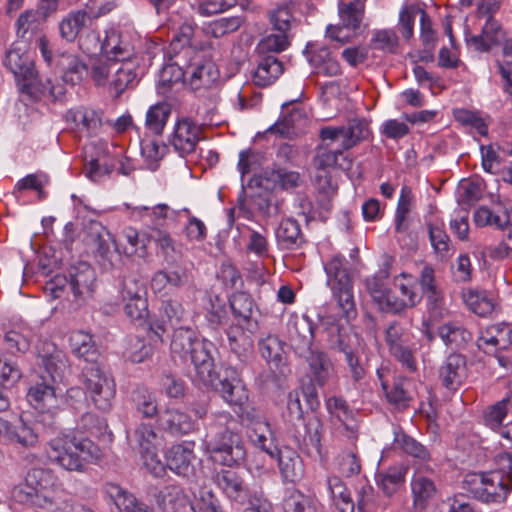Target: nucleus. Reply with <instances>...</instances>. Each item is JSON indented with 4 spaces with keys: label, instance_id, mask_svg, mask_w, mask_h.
Here are the masks:
<instances>
[{
    "label": "nucleus",
    "instance_id": "nucleus-61",
    "mask_svg": "<svg viewBox=\"0 0 512 512\" xmlns=\"http://www.w3.org/2000/svg\"><path fill=\"white\" fill-rule=\"evenodd\" d=\"M333 296L336 298L339 308L345 318L351 319L356 316V308L353 296L352 282L348 285H338L337 287H330Z\"/></svg>",
    "mask_w": 512,
    "mask_h": 512
},
{
    "label": "nucleus",
    "instance_id": "nucleus-40",
    "mask_svg": "<svg viewBox=\"0 0 512 512\" xmlns=\"http://www.w3.org/2000/svg\"><path fill=\"white\" fill-rule=\"evenodd\" d=\"M324 270L327 275V285L329 287H337L338 285H348L351 283L348 263L345 257L339 253L334 254L324 264Z\"/></svg>",
    "mask_w": 512,
    "mask_h": 512
},
{
    "label": "nucleus",
    "instance_id": "nucleus-9",
    "mask_svg": "<svg viewBox=\"0 0 512 512\" xmlns=\"http://www.w3.org/2000/svg\"><path fill=\"white\" fill-rule=\"evenodd\" d=\"M213 382H202L219 393L221 398L230 406L242 407L248 400V391L239 372L233 367L223 369L222 376H218L213 369Z\"/></svg>",
    "mask_w": 512,
    "mask_h": 512
},
{
    "label": "nucleus",
    "instance_id": "nucleus-28",
    "mask_svg": "<svg viewBox=\"0 0 512 512\" xmlns=\"http://www.w3.org/2000/svg\"><path fill=\"white\" fill-rule=\"evenodd\" d=\"M306 356L308 377L313 385L323 387L329 380L332 363L328 355L320 350H309Z\"/></svg>",
    "mask_w": 512,
    "mask_h": 512
},
{
    "label": "nucleus",
    "instance_id": "nucleus-56",
    "mask_svg": "<svg viewBox=\"0 0 512 512\" xmlns=\"http://www.w3.org/2000/svg\"><path fill=\"white\" fill-rule=\"evenodd\" d=\"M462 298L468 308L479 316H486L494 309L493 301L484 291L467 289L462 292Z\"/></svg>",
    "mask_w": 512,
    "mask_h": 512
},
{
    "label": "nucleus",
    "instance_id": "nucleus-12",
    "mask_svg": "<svg viewBox=\"0 0 512 512\" xmlns=\"http://www.w3.org/2000/svg\"><path fill=\"white\" fill-rule=\"evenodd\" d=\"M201 128L191 119L182 117L174 125L170 143L181 156L195 151L200 140Z\"/></svg>",
    "mask_w": 512,
    "mask_h": 512
},
{
    "label": "nucleus",
    "instance_id": "nucleus-27",
    "mask_svg": "<svg viewBox=\"0 0 512 512\" xmlns=\"http://www.w3.org/2000/svg\"><path fill=\"white\" fill-rule=\"evenodd\" d=\"M504 32L500 23L492 16H488L479 35H474L468 40V44L474 46L477 51L486 52L500 44Z\"/></svg>",
    "mask_w": 512,
    "mask_h": 512
},
{
    "label": "nucleus",
    "instance_id": "nucleus-21",
    "mask_svg": "<svg viewBox=\"0 0 512 512\" xmlns=\"http://www.w3.org/2000/svg\"><path fill=\"white\" fill-rule=\"evenodd\" d=\"M193 443L173 445L165 454L167 467L181 476H188L192 471L195 459Z\"/></svg>",
    "mask_w": 512,
    "mask_h": 512
},
{
    "label": "nucleus",
    "instance_id": "nucleus-51",
    "mask_svg": "<svg viewBox=\"0 0 512 512\" xmlns=\"http://www.w3.org/2000/svg\"><path fill=\"white\" fill-rule=\"evenodd\" d=\"M377 376L381 381V387L385 392L387 400L398 408L404 409L408 407L411 397L405 387L407 381L399 379L389 388L388 384L383 380V371L381 369H377Z\"/></svg>",
    "mask_w": 512,
    "mask_h": 512
},
{
    "label": "nucleus",
    "instance_id": "nucleus-3",
    "mask_svg": "<svg viewBox=\"0 0 512 512\" xmlns=\"http://www.w3.org/2000/svg\"><path fill=\"white\" fill-rule=\"evenodd\" d=\"M45 452L51 462L63 469L83 472L86 464L98 459L100 450L87 437L62 432L47 442Z\"/></svg>",
    "mask_w": 512,
    "mask_h": 512
},
{
    "label": "nucleus",
    "instance_id": "nucleus-14",
    "mask_svg": "<svg viewBox=\"0 0 512 512\" xmlns=\"http://www.w3.org/2000/svg\"><path fill=\"white\" fill-rule=\"evenodd\" d=\"M512 344V326L496 323L485 328L477 340V346L485 353L505 350Z\"/></svg>",
    "mask_w": 512,
    "mask_h": 512
},
{
    "label": "nucleus",
    "instance_id": "nucleus-46",
    "mask_svg": "<svg viewBox=\"0 0 512 512\" xmlns=\"http://www.w3.org/2000/svg\"><path fill=\"white\" fill-rule=\"evenodd\" d=\"M295 7L294 0H284L268 12L270 22L275 30L290 33L295 21L293 16Z\"/></svg>",
    "mask_w": 512,
    "mask_h": 512
},
{
    "label": "nucleus",
    "instance_id": "nucleus-43",
    "mask_svg": "<svg viewBox=\"0 0 512 512\" xmlns=\"http://www.w3.org/2000/svg\"><path fill=\"white\" fill-rule=\"evenodd\" d=\"M326 408L329 414L343 425L348 433L347 436L355 440V430L348 424L349 421L354 419V411L350 408L346 400L338 396L330 397L326 401Z\"/></svg>",
    "mask_w": 512,
    "mask_h": 512
},
{
    "label": "nucleus",
    "instance_id": "nucleus-1",
    "mask_svg": "<svg viewBox=\"0 0 512 512\" xmlns=\"http://www.w3.org/2000/svg\"><path fill=\"white\" fill-rule=\"evenodd\" d=\"M4 64L14 75L21 93L33 98L48 96L53 100H58L65 94L62 84H53L51 79L43 82L38 77L33 59L25 47L19 44H13L7 51Z\"/></svg>",
    "mask_w": 512,
    "mask_h": 512
},
{
    "label": "nucleus",
    "instance_id": "nucleus-25",
    "mask_svg": "<svg viewBox=\"0 0 512 512\" xmlns=\"http://www.w3.org/2000/svg\"><path fill=\"white\" fill-rule=\"evenodd\" d=\"M91 21L92 15L84 9L70 11L58 23L60 37L66 42H74Z\"/></svg>",
    "mask_w": 512,
    "mask_h": 512
},
{
    "label": "nucleus",
    "instance_id": "nucleus-63",
    "mask_svg": "<svg viewBox=\"0 0 512 512\" xmlns=\"http://www.w3.org/2000/svg\"><path fill=\"white\" fill-rule=\"evenodd\" d=\"M394 444L407 454L421 461L430 459V453L426 447L404 433L395 434Z\"/></svg>",
    "mask_w": 512,
    "mask_h": 512
},
{
    "label": "nucleus",
    "instance_id": "nucleus-64",
    "mask_svg": "<svg viewBox=\"0 0 512 512\" xmlns=\"http://www.w3.org/2000/svg\"><path fill=\"white\" fill-rule=\"evenodd\" d=\"M285 512H317L316 504L299 490H292L284 499Z\"/></svg>",
    "mask_w": 512,
    "mask_h": 512
},
{
    "label": "nucleus",
    "instance_id": "nucleus-26",
    "mask_svg": "<svg viewBox=\"0 0 512 512\" xmlns=\"http://www.w3.org/2000/svg\"><path fill=\"white\" fill-rule=\"evenodd\" d=\"M466 376V358L457 353L450 354L439 370L442 384L450 389L459 386Z\"/></svg>",
    "mask_w": 512,
    "mask_h": 512
},
{
    "label": "nucleus",
    "instance_id": "nucleus-30",
    "mask_svg": "<svg viewBox=\"0 0 512 512\" xmlns=\"http://www.w3.org/2000/svg\"><path fill=\"white\" fill-rule=\"evenodd\" d=\"M68 122L74 123L75 127L85 132L88 136L96 135L101 126V113L86 107L71 109L66 114Z\"/></svg>",
    "mask_w": 512,
    "mask_h": 512
},
{
    "label": "nucleus",
    "instance_id": "nucleus-23",
    "mask_svg": "<svg viewBox=\"0 0 512 512\" xmlns=\"http://www.w3.org/2000/svg\"><path fill=\"white\" fill-rule=\"evenodd\" d=\"M308 125L306 113L301 108H293L280 121L272 125L267 132L278 134L283 138H293L302 134Z\"/></svg>",
    "mask_w": 512,
    "mask_h": 512
},
{
    "label": "nucleus",
    "instance_id": "nucleus-15",
    "mask_svg": "<svg viewBox=\"0 0 512 512\" xmlns=\"http://www.w3.org/2000/svg\"><path fill=\"white\" fill-rule=\"evenodd\" d=\"M289 340L299 355L311 350L314 341V324L307 315L294 317L289 321Z\"/></svg>",
    "mask_w": 512,
    "mask_h": 512
},
{
    "label": "nucleus",
    "instance_id": "nucleus-54",
    "mask_svg": "<svg viewBox=\"0 0 512 512\" xmlns=\"http://www.w3.org/2000/svg\"><path fill=\"white\" fill-rule=\"evenodd\" d=\"M132 399L136 410L144 418H154L155 416L158 417L160 411L158 410L156 396L147 388H137L132 394Z\"/></svg>",
    "mask_w": 512,
    "mask_h": 512
},
{
    "label": "nucleus",
    "instance_id": "nucleus-49",
    "mask_svg": "<svg viewBox=\"0 0 512 512\" xmlns=\"http://www.w3.org/2000/svg\"><path fill=\"white\" fill-rule=\"evenodd\" d=\"M327 485L332 501L339 511L354 512L355 504L344 482L339 477L332 476L327 479Z\"/></svg>",
    "mask_w": 512,
    "mask_h": 512
},
{
    "label": "nucleus",
    "instance_id": "nucleus-5",
    "mask_svg": "<svg viewBox=\"0 0 512 512\" xmlns=\"http://www.w3.org/2000/svg\"><path fill=\"white\" fill-rule=\"evenodd\" d=\"M210 342L198 339L196 332L190 328L175 329L170 344L174 359L182 363L194 365L196 374L201 382H213L214 360L210 353Z\"/></svg>",
    "mask_w": 512,
    "mask_h": 512
},
{
    "label": "nucleus",
    "instance_id": "nucleus-8",
    "mask_svg": "<svg viewBox=\"0 0 512 512\" xmlns=\"http://www.w3.org/2000/svg\"><path fill=\"white\" fill-rule=\"evenodd\" d=\"M129 440L133 447L138 449L147 470L154 476H162L165 466L158 456L161 439L154 428L150 424L141 423L129 436Z\"/></svg>",
    "mask_w": 512,
    "mask_h": 512
},
{
    "label": "nucleus",
    "instance_id": "nucleus-47",
    "mask_svg": "<svg viewBox=\"0 0 512 512\" xmlns=\"http://www.w3.org/2000/svg\"><path fill=\"white\" fill-rule=\"evenodd\" d=\"M344 140L340 142L342 149L349 150L361 141L369 138L371 131L365 119H352L343 126Z\"/></svg>",
    "mask_w": 512,
    "mask_h": 512
},
{
    "label": "nucleus",
    "instance_id": "nucleus-35",
    "mask_svg": "<svg viewBox=\"0 0 512 512\" xmlns=\"http://www.w3.org/2000/svg\"><path fill=\"white\" fill-rule=\"evenodd\" d=\"M474 222L479 227L495 226L500 230H508L507 239H512V211L504 210L500 214H495L486 206L479 207L474 212Z\"/></svg>",
    "mask_w": 512,
    "mask_h": 512
},
{
    "label": "nucleus",
    "instance_id": "nucleus-19",
    "mask_svg": "<svg viewBox=\"0 0 512 512\" xmlns=\"http://www.w3.org/2000/svg\"><path fill=\"white\" fill-rule=\"evenodd\" d=\"M281 476L285 482L299 483L305 476L304 463L300 455L293 449L285 447L275 453Z\"/></svg>",
    "mask_w": 512,
    "mask_h": 512
},
{
    "label": "nucleus",
    "instance_id": "nucleus-22",
    "mask_svg": "<svg viewBox=\"0 0 512 512\" xmlns=\"http://www.w3.org/2000/svg\"><path fill=\"white\" fill-rule=\"evenodd\" d=\"M157 502L164 510L171 512H196L191 498L177 485H169L161 490Z\"/></svg>",
    "mask_w": 512,
    "mask_h": 512
},
{
    "label": "nucleus",
    "instance_id": "nucleus-44",
    "mask_svg": "<svg viewBox=\"0 0 512 512\" xmlns=\"http://www.w3.org/2000/svg\"><path fill=\"white\" fill-rule=\"evenodd\" d=\"M276 239L283 249L298 248L303 242L299 223L291 218L282 220L276 230Z\"/></svg>",
    "mask_w": 512,
    "mask_h": 512
},
{
    "label": "nucleus",
    "instance_id": "nucleus-33",
    "mask_svg": "<svg viewBox=\"0 0 512 512\" xmlns=\"http://www.w3.org/2000/svg\"><path fill=\"white\" fill-rule=\"evenodd\" d=\"M283 63L275 56L263 57L252 75L253 83L258 87H267L273 84L283 73Z\"/></svg>",
    "mask_w": 512,
    "mask_h": 512
},
{
    "label": "nucleus",
    "instance_id": "nucleus-2",
    "mask_svg": "<svg viewBox=\"0 0 512 512\" xmlns=\"http://www.w3.org/2000/svg\"><path fill=\"white\" fill-rule=\"evenodd\" d=\"M233 420L229 412L219 411L212 414L208 425L206 451L215 463L225 466L239 464L246 456L240 434L228 426Z\"/></svg>",
    "mask_w": 512,
    "mask_h": 512
},
{
    "label": "nucleus",
    "instance_id": "nucleus-7",
    "mask_svg": "<svg viewBox=\"0 0 512 512\" xmlns=\"http://www.w3.org/2000/svg\"><path fill=\"white\" fill-rule=\"evenodd\" d=\"M81 382L86 394L97 409L109 411L116 394L114 379L99 364L86 365L82 369Z\"/></svg>",
    "mask_w": 512,
    "mask_h": 512
},
{
    "label": "nucleus",
    "instance_id": "nucleus-59",
    "mask_svg": "<svg viewBox=\"0 0 512 512\" xmlns=\"http://www.w3.org/2000/svg\"><path fill=\"white\" fill-rule=\"evenodd\" d=\"M251 333L243 323L238 322L236 325H231L227 330L230 349L237 354H241L252 348Z\"/></svg>",
    "mask_w": 512,
    "mask_h": 512
},
{
    "label": "nucleus",
    "instance_id": "nucleus-16",
    "mask_svg": "<svg viewBox=\"0 0 512 512\" xmlns=\"http://www.w3.org/2000/svg\"><path fill=\"white\" fill-rule=\"evenodd\" d=\"M68 343L71 353L77 359L87 362V365L98 364L100 353L92 334L74 330L69 334Z\"/></svg>",
    "mask_w": 512,
    "mask_h": 512
},
{
    "label": "nucleus",
    "instance_id": "nucleus-4",
    "mask_svg": "<svg viewBox=\"0 0 512 512\" xmlns=\"http://www.w3.org/2000/svg\"><path fill=\"white\" fill-rule=\"evenodd\" d=\"M496 463V469L468 474L464 480L465 488L485 503L503 502L512 488V453L499 454Z\"/></svg>",
    "mask_w": 512,
    "mask_h": 512
},
{
    "label": "nucleus",
    "instance_id": "nucleus-42",
    "mask_svg": "<svg viewBox=\"0 0 512 512\" xmlns=\"http://www.w3.org/2000/svg\"><path fill=\"white\" fill-rule=\"evenodd\" d=\"M283 342L276 335H267L259 341V350L271 366L283 373L285 366Z\"/></svg>",
    "mask_w": 512,
    "mask_h": 512
},
{
    "label": "nucleus",
    "instance_id": "nucleus-17",
    "mask_svg": "<svg viewBox=\"0 0 512 512\" xmlns=\"http://www.w3.org/2000/svg\"><path fill=\"white\" fill-rule=\"evenodd\" d=\"M304 53L318 74L329 77L340 74L341 67L326 46L318 43H308Z\"/></svg>",
    "mask_w": 512,
    "mask_h": 512
},
{
    "label": "nucleus",
    "instance_id": "nucleus-57",
    "mask_svg": "<svg viewBox=\"0 0 512 512\" xmlns=\"http://www.w3.org/2000/svg\"><path fill=\"white\" fill-rule=\"evenodd\" d=\"M364 0H354L339 6V16L342 26L347 29L359 28L364 16Z\"/></svg>",
    "mask_w": 512,
    "mask_h": 512
},
{
    "label": "nucleus",
    "instance_id": "nucleus-50",
    "mask_svg": "<svg viewBox=\"0 0 512 512\" xmlns=\"http://www.w3.org/2000/svg\"><path fill=\"white\" fill-rule=\"evenodd\" d=\"M205 318L213 329H217L227 320L225 300L215 294H208L204 303Z\"/></svg>",
    "mask_w": 512,
    "mask_h": 512
},
{
    "label": "nucleus",
    "instance_id": "nucleus-39",
    "mask_svg": "<svg viewBox=\"0 0 512 512\" xmlns=\"http://www.w3.org/2000/svg\"><path fill=\"white\" fill-rule=\"evenodd\" d=\"M185 73L189 76V82L193 89L209 87L218 78L217 70L211 62L190 63Z\"/></svg>",
    "mask_w": 512,
    "mask_h": 512
},
{
    "label": "nucleus",
    "instance_id": "nucleus-32",
    "mask_svg": "<svg viewBox=\"0 0 512 512\" xmlns=\"http://www.w3.org/2000/svg\"><path fill=\"white\" fill-rule=\"evenodd\" d=\"M323 325L333 349H337L345 356L349 352H354V344L358 341L356 334L343 332L341 326L331 317H326L323 320Z\"/></svg>",
    "mask_w": 512,
    "mask_h": 512
},
{
    "label": "nucleus",
    "instance_id": "nucleus-41",
    "mask_svg": "<svg viewBox=\"0 0 512 512\" xmlns=\"http://www.w3.org/2000/svg\"><path fill=\"white\" fill-rule=\"evenodd\" d=\"M407 467L396 464L384 471L378 472L376 482L379 488L387 495H393L405 482Z\"/></svg>",
    "mask_w": 512,
    "mask_h": 512
},
{
    "label": "nucleus",
    "instance_id": "nucleus-29",
    "mask_svg": "<svg viewBox=\"0 0 512 512\" xmlns=\"http://www.w3.org/2000/svg\"><path fill=\"white\" fill-rule=\"evenodd\" d=\"M248 436L254 446L260 448L271 458H275V453L279 448L275 444L274 434L270 424L265 419L251 420Z\"/></svg>",
    "mask_w": 512,
    "mask_h": 512
},
{
    "label": "nucleus",
    "instance_id": "nucleus-18",
    "mask_svg": "<svg viewBox=\"0 0 512 512\" xmlns=\"http://www.w3.org/2000/svg\"><path fill=\"white\" fill-rule=\"evenodd\" d=\"M95 279L94 269L86 262H79L69 269L68 284L76 300L92 294Z\"/></svg>",
    "mask_w": 512,
    "mask_h": 512
},
{
    "label": "nucleus",
    "instance_id": "nucleus-62",
    "mask_svg": "<svg viewBox=\"0 0 512 512\" xmlns=\"http://www.w3.org/2000/svg\"><path fill=\"white\" fill-rule=\"evenodd\" d=\"M394 281L404 299L406 309L413 308L421 302L422 295L416 291L412 276L403 272L396 276Z\"/></svg>",
    "mask_w": 512,
    "mask_h": 512
},
{
    "label": "nucleus",
    "instance_id": "nucleus-24",
    "mask_svg": "<svg viewBox=\"0 0 512 512\" xmlns=\"http://www.w3.org/2000/svg\"><path fill=\"white\" fill-rule=\"evenodd\" d=\"M426 470V466L417 468L411 480L413 504L415 508L420 510L426 508L429 501L436 494L434 481L425 475Z\"/></svg>",
    "mask_w": 512,
    "mask_h": 512
},
{
    "label": "nucleus",
    "instance_id": "nucleus-38",
    "mask_svg": "<svg viewBox=\"0 0 512 512\" xmlns=\"http://www.w3.org/2000/svg\"><path fill=\"white\" fill-rule=\"evenodd\" d=\"M218 487L231 499L238 500L246 495V486L238 473L231 469H221L215 475Z\"/></svg>",
    "mask_w": 512,
    "mask_h": 512
},
{
    "label": "nucleus",
    "instance_id": "nucleus-10",
    "mask_svg": "<svg viewBox=\"0 0 512 512\" xmlns=\"http://www.w3.org/2000/svg\"><path fill=\"white\" fill-rule=\"evenodd\" d=\"M387 275L376 274L367 277L365 288L379 311L392 315H404L407 311L404 299L397 297L385 283Z\"/></svg>",
    "mask_w": 512,
    "mask_h": 512
},
{
    "label": "nucleus",
    "instance_id": "nucleus-48",
    "mask_svg": "<svg viewBox=\"0 0 512 512\" xmlns=\"http://www.w3.org/2000/svg\"><path fill=\"white\" fill-rule=\"evenodd\" d=\"M169 211L170 207L167 204H157L153 207H134L132 213L145 222L151 231L154 232V229H161L160 227L163 226Z\"/></svg>",
    "mask_w": 512,
    "mask_h": 512
},
{
    "label": "nucleus",
    "instance_id": "nucleus-34",
    "mask_svg": "<svg viewBox=\"0 0 512 512\" xmlns=\"http://www.w3.org/2000/svg\"><path fill=\"white\" fill-rule=\"evenodd\" d=\"M47 477L48 474L44 470L32 469L28 472L25 483L14 487L12 491L13 499L20 504L32 506L38 485L42 487V481Z\"/></svg>",
    "mask_w": 512,
    "mask_h": 512
},
{
    "label": "nucleus",
    "instance_id": "nucleus-13",
    "mask_svg": "<svg viewBox=\"0 0 512 512\" xmlns=\"http://www.w3.org/2000/svg\"><path fill=\"white\" fill-rule=\"evenodd\" d=\"M157 425L160 430L172 435L183 436L195 430L196 423L187 413L172 407L161 410Z\"/></svg>",
    "mask_w": 512,
    "mask_h": 512
},
{
    "label": "nucleus",
    "instance_id": "nucleus-6",
    "mask_svg": "<svg viewBox=\"0 0 512 512\" xmlns=\"http://www.w3.org/2000/svg\"><path fill=\"white\" fill-rule=\"evenodd\" d=\"M27 399L39 412L38 417L45 431L53 432L59 428L56 416L64 404V398L58 392L56 383L49 381L45 375H41L29 388Z\"/></svg>",
    "mask_w": 512,
    "mask_h": 512
},
{
    "label": "nucleus",
    "instance_id": "nucleus-31",
    "mask_svg": "<svg viewBox=\"0 0 512 512\" xmlns=\"http://www.w3.org/2000/svg\"><path fill=\"white\" fill-rule=\"evenodd\" d=\"M41 364L44 367L46 378L53 383L62 382L66 373L70 370L69 360L66 354L52 346V351L41 355Z\"/></svg>",
    "mask_w": 512,
    "mask_h": 512
},
{
    "label": "nucleus",
    "instance_id": "nucleus-55",
    "mask_svg": "<svg viewBox=\"0 0 512 512\" xmlns=\"http://www.w3.org/2000/svg\"><path fill=\"white\" fill-rule=\"evenodd\" d=\"M265 180L273 184V188L283 190L298 187L301 182L300 174L296 171L287 170L285 168H277L264 172Z\"/></svg>",
    "mask_w": 512,
    "mask_h": 512
},
{
    "label": "nucleus",
    "instance_id": "nucleus-36",
    "mask_svg": "<svg viewBox=\"0 0 512 512\" xmlns=\"http://www.w3.org/2000/svg\"><path fill=\"white\" fill-rule=\"evenodd\" d=\"M230 307L238 322L246 325L249 332L257 328V320L253 318L254 301L250 295L235 293L230 299Z\"/></svg>",
    "mask_w": 512,
    "mask_h": 512
},
{
    "label": "nucleus",
    "instance_id": "nucleus-52",
    "mask_svg": "<svg viewBox=\"0 0 512 512\" xmlns=\"http://www.w3.org/2000/svg\"><path fill=\"white\" fill-rule=\"evenodd\" d=\"M137 74L131 63L126 61H114L113 75L110 85L117 94H121L125 89L132 86L136 81Z\"/></svg>",
    "mask_w": 512,
    "mask_h": 512
},
{
    "label": "nucleus",
    "instance_id": "nucleus-11",
    "mask_svg": "<svg viewBox=\"0 0 512 512\" xmlns=\"http://www.w3.org/2000/svg\"><path fill=\"white\" fill-rule=\"evenodd\" d=\"M40 426L42 427V423L39 417L36 420H30L21 416L14 422L0 420L3 440L27 449L38 444Z\"/></svg>",
    "mask_w": 512,
    "mask_h": 512
},
{
    "label": "nucleus",
    "instance_id": "nucleus-45",
    "mask_svg": "<svg viewBox=\"0 0 512 512\" xmlns=\"http://www.w3.org/2000/svg\"><path fill=\"white\" fill-rule=\"evenodd\" d=\"M438 336L445 345L464 347L472 340V334L458 322H447L438 327Z\"/></svg>",
    "mask_w": 512,
    "mask_h": 512
},
{
    "label": "nucleus",
    "instance_id": "nucleus-20",
    "mask_svg": "<svg viewBox=\"0 0 512 512\" xmlns=\"http://www.w3.org/2000/svg\"><path fill=\"white\" fill-rule=\"evenodd\" d=\"M105 492L120 512H155L154 508L115 483H107Z\"/></svg>",
    "mask_w": 512,
    "mask_h": 512
},
{
    "label": "nucleus",
    "instance_id": "nucleus-37",
    "mask_svg": "<svg viewBox=\"0 0 512 512\" xmlns=\"http://www.w3.org/2000/svg\"><path fill=\"white\" fill-rule=\"evenodd\" d=\"M101 51L106 58L114 61H127L133 56V50L127 42L121 39V35L114 29L105 32V38L101 42Z\"/></svg>",
    "mask_w": 512,
    "mask_h": 512
},
{
    "label": "nucleus",
    "instance_id": "nucleus-58",
    "mask_svg": "<svg viewBox=\"0 0 512 512\" xmlns=\"http://www.w3.org/2000/svg\"><path fill=\"white\" fill-rule=\"evenodd\" d=\"M170 114L171 106L166 102H159L148 109L145 124L153 133L162 134Z\"/></svg>",
    "mask_w": 512,
    "mask_h": 512
},
{
    "label": "nucleus",
    "instance_id": "nucleus-60",
    "mask_svg": "<svg viewBox=\"0 0 512 512\" xmlns=\"http://www.w3.org/2000/svg\"><path fill=\"white\" fill-rule=\"evenodd\" d=\"M78 428L96 438L105 437L106 435L111 437L112 435L108 431L107 420L93 412H87L81 416Z\"/></svg>",
    "mask_w": 512,
    "mask_h": 512
},
{
    "label": "nucleus",
    "instance_id": "nucleus-53",
    "mask_svg": "<svg viewBox=\"0 0 512 512\" xmlns=\"http://www.w3.org/2000/svg\"><path fill=\"white\" fill-rule=\"evenodd\" d=\"M429 240L435 254L444 257L450 249V238L445 231L442 220L429 221L427 223Z\"/></svg>",
    "mask_w": 512,
    "mask_h": 512
}]
</instances>
